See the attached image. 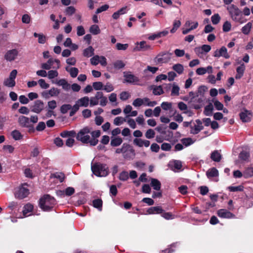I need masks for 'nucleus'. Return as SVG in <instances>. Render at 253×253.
Instances as JSON below:
<instances>
[{
  "mask_svg": "<svg viewBox=\"0 0 253 253\" xmlns=\"http://www.w3.org/2000/svg\"><path fill=\"white\" fill-rule=\"evenodd\" d=\"M51 177L58 179L60 182H62L64 180L65 176L63 172H56L51 174Z\"/></svg>",
  "mask_w": 253,
  "mask_h": 253,
  "instance_id": "obj_35",
  "label": "nucleus"
},
{
  "mask_svg": "<svg viewBox=\"0 0 253 253\" xmlns=\"http://www.w3.org/2000/svg\"><path fill=\"white\" fill-rule=\"evenodd\" d=\"M212 72V68L211 66H209L206 68L200 67L198 68L196 71V74L199 75H203L206 73H211Z\"/></svg>",
  "mask_w": 253,
  "mask_h": 253,
  "instance_id": "obj_19",
  "label": "nucleus"
},
{
  "mask_svg": "<svg viewBox=\"0 0 253 253\" xmlns=\"http://www.w3.org/2000/svg\"><path fill=\"white\" fill-rule=\"evenodd\" d=\"M172 107L171 103L168 102H163L161 104V107L164 110L167 111L169 110Z\"/></svg>",
  "mask_w": 253,
  "mask_h": 253,
  "instance_id": "obj_59",
  "label": "nucleus"
},
{
  "mask_svg": "<svg viewBox=\"0 0 253 253\" xmlns=\"http://www.w3.org/2000/svg\"><path fill=\"white\" fill-rule=\"evenodd\" d=\"M250 155L249 152L242 151L239 155V159L243 161L249 162Z\"/></svg>",
  "mask_w": 253,
  "mask_h": 253,
  "instance_id": "obj_28",
  "label": "nucleus"
},
{
  "mask_svg": "<svg viewBox=\"0 0 253 253\" xmlns=\"http://www.w3.org/2000/svg\"><path fill=\"white\" fill-rule=\"evenodd\" d=\"M3 84L8 87H13L15 85V80L8 78L4 80Z\"/></svg>",
  "mask_w": 253,
  "mask_h": 253,
  "instance_id": "obj_40",
  "label": "nucleus"
},
{
  "mask_svg": "<svg viewBox=\"0 0 253 253\" xmlns=\"http://www.w3.org/2000/svg\"><path fill=\"white\" fill-rule=\"evenodd\" d=\"M35 38H38V42L41 44H44L46 42V37L42 34L34 33Z\"/></svg>",
  "mask_w": 253,
  "mask_h": 253,
  "instance_id": "obj_37",
  "label": "nucleus"
},
{
  "mask_svg": "<svg viewBox=\"0 0 253 253\" xmlns=\"http://www.w3.org/2000/svg\"><path fill=\"white\" fill-rule=\"evenodd\" d=\"M150 185L155 190L158 191L161 189V183L157 179L152 178Z\"/></svg>",
  "mask_w": 253,
  "mask_h": 253,
  "instance_id": "obj_24",
  "label": "nucleus"
},
{
  "mask_svg": "<svg viewBox=\"0 0 253 253\" xmlns=\"http://www.w3.org/2000/svg\"><path fill=\"white\" fill-rule=\"evenodd\" d=\"M179 87L178 85L173 84L171 89V95L172 96H178L179 94Z\"/></svg>",
  "mask_w": 253,
  "mask_h": 253,
  "instance_id": "obj_51",
  "label": "nucleus"
},
{
  "mask_svg": "<svg viewBox=\"0 0 253 253\" xmlns=\"http://www.w3.org/2000/svg\"><path fill=\"white\" fill-rule=\"evenodd\" d=\"M76 12V8L73 6H70L67 7L65 10L66 15L68 16H71L74 14Z\"/></svg>",
  "mask_w": 253,
  "mask_h": 253,
  "instance_id": "obj_50",
  "label": "nucleus"
},
{
  "mask_svg": "<svg viewBox=\"0 0 253 253\" xmlns=\"http://www.w3.org/2000/svg\"><path fill=\"white\" fill-rule=\"evenodd\" d=\"M214 57H219L222 56L226 59H228L230 57L229 55L227 48L225 46H222L220 49H217L214 52L213 54Z\"/></svg>",
  "mask_w": 253,
  "mask_h": 253,
  "instance_id": "obj_13",
  "label": "nucleus"
},
{
  "mask_svg": "<svg viewBox=\"0 0 253 253\" xmlns=\"http://www.w3.org/2000/svg\"><path fill=\"white\" fill-rule=\"evenodd\" d=\"M33 206L31 204H26L24 207V210L23 211V213L24 214V215L26 216V214L32 211L33 209Z\"/></svg>",
  "mask_w": 253,
  "mask_h": 253,
  "instance_id": "obj_43",
  "label": "nucleus"
},
{
  "mask_svg": "<svg viewBox=\"0 0 253 253\" xmlns=\"http://www.w3.org/2000/svg\"><path fill=\"white\" fill-rule=\"evenodd\" d=\"M38 84L40 87L42 89H47L49 87V84L46 83L44 80L42 79H40L38 81Z\"/></svg>",
  "mask_w": 253,
  "mask_h": 253,
  "instance_id": "obj_53",
  "label": "nucleus"
},
{
  "mask_svg": "<svg viewBox=\"0 0 253 253\" xmlns=\"http://www.w3.org/2000/svg\"><path fill=\"white\" fill-rule=\"evenodd\" d=\"M91 128L88 126H85L81 129L78 133H76V139L84 144L89 143L91 146H95L98 142V140H95L94 138L90 139L89 134Z\"/></svg>",
  "mask_w": 253,
  "mask_h": 253,
  "instance_id": "obj_1",
  "label": "nucleus"
},
{
  "mask_svg": "<svg viewBox=\"0 0 253 253\" xmlns=\"http://www.w3.org/2000/svg\"><path fill=\"white\" fill-rule=\"evenodd\" d=\"M91 170L97 176H106L109 174V168L106 164L96 162L91 165Z\"/></svg>",
  "mask_w": 253,
  "mask_h": 253,
  "instance_id": "obj_4",
  "label": "nucleus"
},
{
  "mask_svg": "<svg viewBox=\"0 0 253 253\" xmlns=\"http://www.w3.org/2000/svg\"><path fill=\"white\" fill-rule=\"evenodd\" d=\"M181 22L179 20H174L173 24V27L170 30L171 33H175L177 29L180 26Z\"/></svg>",
  "mask_w": 253,
  "mask_h": 253,
  "instance_id": "obj_48",
  "label": "nucleus"
},
{
  "mask_svg": "<svg viewBox=\"0 0 253 253\" xmlns=\"http://www.w3.org/2000/svg\"><path fill=\"white\" fill-rule=\"evenodd\" d=\"M55 204V199L48 194L43 195L39 201L40 207L45 211H51Z\"/></svg>",
  "mask_w": 253,
  "mask_h": 253,
  "instance_id": "obj_2",
  "label": "nucleus"
},
{
  "mask_svg": "<svg viewBox=\"0 0 253 253\" xmlns=\"http://www.w3.org/2000/svg\"><path fill=\"white\" fill-rule=\"evenodd\" d=\"M90 63H107L106 58L103 56L94 55L90 59Z\"/></svg>",
  "mask_w": 253,
  "mask_h": 253,
  "instance_id": "obj_18",
  "label": "nucleus"
},
{
  "mask_svg": "<svg viewBox=\"0 0 253 253\" xmlns=\"http://www.w3.org/2000/svg\"><path fill=\"white\" fill-rule=\"evenodd\" d=\"M60 90L56 87H52L49 90H45L42 92L41 95L45 99L50 97L57 96L59 95Z\"/></svg>",
  "mask_w": 253,
  "mask_h": 253,
  "instance_id": "obj_10",
  "label": "nucleus"
},
{
  "mask_svg": "<svg viewBox=\"0 0 253 253\" xmlns=\"http://www.w3.org/2000/svg\"><path fill=\"white\" fill-rule=\"evenodd\" d=\"M94 54V49L91 46H88L84 49L83 51V55L84 57H90Z\"/></svg>",
  "mask_w": 253,
  "mask_h": 253,
  "instance_id": "obj_32",
  "label": "nucleus"
},
{
  "mask_svg": "<svg viewBox=\"0 0 253 253\" xmlns=\"http://www.w3.org/2000/svg\"><path fill=\"white\" fill-rule=\"evenodd\" d=\"M181 141L185 146H188L194 142V141H193L190 137L182 138L181 140Z\"/></svg>",
  "mask_w": 253,
  "mask_h": 253,
  "instance_id": "obj_44",
  "label": "nucleus"
},
{
  "mask_svg": "<svg viewBox=\"0 0 253 253\" xmlns=\"http://www.w3.org/2000/svg\"><path fill=\"white\" fill-rule=\"evenodd\" d=\"M206 175L208 178L218 176V171L215 168L209 169L206 172Z\"/></svg>",
  "mask_w": 253,
  "mask_h": 253,
  "instance_id": "obj_25",
  "label": "nucleus"
},
{
  "mask_svg": "<svg viewBox=\"0 0 253 253\" xmlns=\"http://www.w3.org/2000/svg\"><path fill=\"white\" fill-rule=\"evenodd\" d=\"M220 17L218 13L214 14L211 17V20L213 25L217 24L220 22Z\"/></svg>",
  "mask_w": 253,
  "mask_h": 253,
  "instance_id": "obj_49",
  "label": "nucleus"
},
{
  "mask_svg": "<svg viewBox=\"0 0 253 253\" xmlns=\"http://www.w3.org/2000/svg\"><path fill=\"white\" fill-rule=\"evenodd\" d=\"M128 178V173L126 171H124L120 173L119 175V179L122 181H126Z\"/></svg>",
  "mask_w": 253,
  "mask_h": 253,
  "instance_id": "obj_62",
  "label": "nucleus"
},
{
  "mask_svg": "<svg viewBox=\"0 0 253 253\" xmlns=\"http://www.w3.org/2000/svg\"><path fill=\"white\" fill-rule=\"evenodd\" d=\"M11 136L15 140H20L22 138V135L19 130H14L11 132Z\"/></svg>",
  "mask_w": 253,
  "mask_h": 253,
  "instance_id": "obj_39",
  "label": "nucleus"
},
{
  "mask_svg": "<svg viewBox=\"0 0 253 253\" xmlns=\"http://www.w3.org/2000/svg\"><path fill=\"white\" fill-rule=\"evenodd\" d=\"M164 90L161 85L155 86L153 89V93L155 95H160L164 93Z\"/></svg>",
  "mask_w": 253,
  "mask_h": 253,
  "instance_id": "obj_42",
  "label": "nucleus"
},
{
  "mask_svg": "<svg viewBox=\"0 0 253 253\" xmlns=\"http://www.w3.org/2000/svg\"><path fill=\"white\" fill-rule=\"evenodd\" d=\"M228 188L231 192L242 191L244 187L242 185H239L238 186H229Z\"/></svg>",
  "mask_w": 253,
  "mask_h": 253,
  "instance_id": "obj_54",
  "label": "nucleus"
},
{
  "mask_svg": "<svg viewBox=\"0 0 253 253\" xmlns=\"http://www.w3.org/2000/svg\"><path fill=\"white\" fill-rule=\"evenodd\" d=\"M123 142L122 138L117 137L112 138L110 142V145L113 147H117L120 145Z\"/></svg>",
  "mask_w": 253,
  "mask_h": 253,
  "instance_id": "obj_34",
  "label": "nucleus"
},
{
  "mask_svg": "<svg viewBox=\"0 0 253 253\" xmlns=\"http://www.w3.org/2000/svg\"><path fill=\"white\" fill-rule=\"evenodd\" d=\"M172 69L179 74H182L184 70L182 64H174L172 67Z\"/></svg>",
  "mask_w": 253,
  "mask_h": 253,
  "instance_id": "obj_47",
  "label": "nucleus"
},
{
  "mask_svg": "<svg viewBox=\"0 0 253 253\" xmlns=\"http://www.w3.org/2000/svg\"><path fill=\"white\" fill-rule=\"evenodd\" d=\"M173 54L169 52H162L159 53L155 59V62L160 63H167L171 58Z\"/></svg>",
  "mask_w": 253,
  "mask_h": 253,
  "instance_id": "obj_8",
  "label": "nucleus"
},
{
  "mask_svg": "<svg viewBox=\"0 0 253 253\" xmlns=\"http://www.w3.org/2000/svg\"><path fill=\"white\" fill-rule=\"evenodd\" d=\"M190 127L191 128L190 133L193 134H198L201 130H202L204 128L203 126H200L198 125H195L194 126H190Z\"/></svg>",
  "mask_w": 253,
  "mask_h": 253,
  "instance_id": "obj_31",
  "label": "nucleus"
},
{
  "mask_svg": "<svg viewBox=\"0 0 253 253\" xmlns=\"http://www.w3.org/2000/svg\"><path fill=\"white\" fill-rule=\"evenodd\" d=\"M72 106L70 104H64L62 105L60 107V112L62 114H66L67 112L71 110Z\"/></svg>",
  "mask_w": 253,
  "mask_h": 253,
  "instance_id": "obj_45",
  "label": "nucleus"
},
{
  "mask_svg": "<svg viewBox=\"0 0 253 253\" xmlns=\"http://www.w3.org/2000/svg\"><path fill=\"white\" fill-rule=\"evenodd\" d=\"M125 147L123 152V157L127 160H132L135 156V152L130 144L125 143Z\"/></svg>",
  "mask_w": 253,
  "mask_h": 253,
  "instance_id": "obj_5",
  "label": "nucleus"
},
{
  "mask_svg": "<svg viewBox=\"0 0 253 253\" xmlns=\"http://www.w3.org/2000/svg\"><path fill=\"white\" fill-rule=\"evenodd\" d=\"M126 120L122 117H117L114 120V124L116 126H120L124 122H126Z\"/></svg>",
  "mask_w": 253,
  "mask_h": 253,
  "instance_id": "obj_52",
  "label": "nucleus"
},
{
  "mask_svg": "<svg viewBox=\"0 0 253 253\" xmlns=\"http://www.w3.org/2000/svg\"><path fill=\"white\" fill-rule=\"evenodd\" d=\"M143 104V100L140 98L135 99L132 103V105L135 107H139L141 106Z\"/></svg>",
  "mask_w": 253,
  "mask_h": 253,
  "instance_id": "obj_63",
  "label": "nucleus"
},
{
  "mask_svg": "<svg viewBox=\"0 0 253 253\" xmlns=\"http://www.w3.org/2000/svg\"><path fill=\"white\" fill-rule=\"evenodd\" d=\"M155 132L152 129H148L145 132V136L147 139H152L155 137Z\"/></svg>",
  "mask_w": 253,
  "mask_h": 253,
  "instance_id": "obj_46",
  "label": "nucleus"
},
{
  "mask_svg": "<svg viewBox=\"0 0 253 253\" xmlns=\"http://www.w3.org/2000/svg\"><path fill=\"white\" fill-rule=\"evenodd\" d=\"M89 99L87 96H84L78 99L76 103L79 105L80 107H86L89 104Z\"/></svg>",
  "mask_w": 253,
  "mask_h": 253,
  "instance_id": "obj_22",
  "label": "nucleus"
},
{
  "mask_svg": "<svg viewBox=\"0 0 253 253\" xmlns=\"http://www.w3.org/2000/svg\"><path fill=\"white\" fill-rule=\"evenodd\" d=\"M18 53V51L17 49H13L7 51L4 57L6 60L11 62L15 59Z\"/></svg>",
  "mask_w": 253,
  "mask_h": 253,
  "instance_id": "obj_15",
  "label": "nucleus"
},
{
  "mask_svg": "<svg viewBox=\"0 0 253 253\" xmlns=\"http://www.w3.org/2000/svg\"><path fill=\"white\" fill-rule=\"evenodd\" d=\"M25 185L27 186V184L26 183L23 184L15 190L14 194L16 198L23 199L29 194V190L27 188L24 187Z\"/></svg>",
  "mask_w": 253,
  "mask_h": 253,
  "instance_id": "obj_6",
  "label": "nucleus"
},
{
  "mask_svg": "<svg viewBox=\"0 0 253 253\" xmlns=\"http://www.w3.org/2000/svg\"><path fill=\"white\" fill-rule=\"evenodd\" d=\"M103 202L101 199H97L93 200L92 205L93 206L97 209L99 211H102Z\"/></svg>",
  "mask_w": 253,
  "mask_h": 253,
  "instance_id": "obj_33",
  "label": "nucleus"
},
{
  "mask_svg": "<svg viewBox=\"0 0 253 253\" xmlns=\"http://www.w3.org/2000/svg\"><path fill=\"white\" fill-rule=\"evenodd\" d=\"M252 24L251 22H248L246 25L242 27V32L245 35H248L252 28Z\"/></svg>",
  "mask_w": 253,
  "mask_h": 253,
  "instance_id": "obj_38",
  "label": "nucleus"
},
{
  "mask_svg": "<svg viewBox=\"0 0 253 253\" xmlns=\"http://www.w3.org/2000/svg\"><path fill=\"white\" fill-rule=\"evenodd\" d=\"M44 108V104L43 102L41 100H36L34 104L30 106V110L32 112L40 114Z\"/></svg>",
  "mask_w": 253,
  "mask_h": 253,
  "instance_id": "obj_9",
  "label": "nucleus"
},
{
  "mask_svg": "<svg viewBox=\"0 0 253 253\" xmlns=\"http://www.w3.org/2000/svg\"><path fill=\"white\" fill-rule=\"evenodd\" d=\"M89 32L93 35H97L100 33V30L97 25H93L89 28Z\"/></svg>",
  "mask_w": 253,
  "mask_h": 253,
  "instance_id": "obj_41",
  "label": "nucleus"
},
{
  "mask_svg": "<svg viewBox=\"0 0 253 253\" xmlns=\"http://www.w3.org/2000/svg\"><path fill=\"white\" fill-rule=\"evenodd\" d=\"M125 64H108L107 67L108 70L113 73H116L117 71L123 68Z\"/></svg>",
  "mask_w": 253,
  "mask_h": 253,
  "instance_id": "obj_17",
  "label": "nucleus"
},
{
  "mask_svg": "<svg viewBox=\"0 0 253 253\" xmlns=\"http://www.w3.org/2000/svg\"><path fill=\"white\" fill-rule=\"evenodd\" d=\"M60 135L63 138H66L67 137H76V132L75 130H71L68 131L65 130L61 132L60 134Z\"/></svg>",
  "mask_w": 253,
  "mask_h": 253,
  "instance_id": "obj_29",
  "label": "nucleus"
},
{
  "mask_svg": "<svg viewBox=\"0 0 253 253\" xmlns=\"http://www.w3.org/2000/svg\"><path fill=\"white\" fill-rule=\"evenodd\" d=\"M45 128V124L43 122H40L36 127L37 131H41L43 130Z\"/></svg>",
  "mask_w": 253,
  "mask_h": 253,
  "instance_id": "obj_64",
  "label": "nucleus"
},
{
  "mask_svg": "<svg viewBox=\"0 0 253 253\" xmlns=\"http://www.w3.org/2000/svg\"><path fill=\"white\" fill-rule=\"evenodd\" d=\"M66 70L69 72L72 78H75L77 76L79 73V70L77 68L71 67L70 66H67Z\"/></svg>",
  "mask_w": 253,
  "mask_h": 253,
  "instance_id": "obj_27",
  "label": "nucleus"
},
{
  "mask_svg": "<svg viewBox=\"0 0 253 253\" xmlns=\"http://www.w3.org/2000/svg\"><path fill=\"white\" fill-rule=\"evenodd\" d=\"M217 215L221 218H231L235 217V215L225 209H220L217 211Z\"/></svg>",
  "mask_w": 253,
  "mask_h": 253,
  "instance_id": "obj_14",
  "label": "nucleus"
},
{
  "mask_svg": "<svg viewBox=\"0 0 253 253\" xmlns=\"http://www.w3.org/2000/svg\"><path fill=\"white\" fill-rule=\"evenodd\" d=\"M124 77L125 78V81L126 82L134 84H139V78L129 72H124Z\"/></svg>",
  "mask_w": 253,
  "mask_h": 253,
  "instance_id": "obj_11",
  "label": "nucleus"
},
{
  "mask_svg": "<svg viewBox=\"0 0 253 253\" xmlns=\"http://www.w3.org/2000/svg\"><path fill=\"white\" fill-rule=\"evenodd\" d=\"M239 116L241 121L244 123H246L251 121L253 114L251 111L244 109L240 113Z\"/></svg>",
  "mask_w": 253,
  "mask_h": 253,
  "instance_id": "obj_12",
  "label": "nucleus"
},
{
  "mask_svg": "<svg viewBox=\"0 0 253 253\" xmlns=\"http://www.w3.org/2000/svg\"><path fill=\"white\" fill-rule=\"evenodd\" d=\"M227 9L231 18L235 22L242 24L246 21L247 20L243 16L242 12L237 6L231 4Z\"/></svg>",
  "mask_w": 253,
  "mask_h": 253,
  "instance_id": "obj_3",
  "label": "nucleus"
},
{
  "mask_svg": "<svg viewBox=\"0 0 253 253\" xmlns=\"http://www.w3.org/2000/svg\"><path fill=\"white\" fill-rule=\"evenodd\" d=\"M150 49V45L148 44L145 41L137 42V45L135 47V49L138 51H146Z\"/></svg>",
  "mask_w": 253,
  "mask_h": 253,
  "instance_id": "obj_16",
  "label": "nucleus"
},
{
  "mask_svg": "<svg viewBox=\"0 0 253 253\" xmlns=\"http://www.w3.org/2000/svg\"><path fill=\"white\" fill-rule=\"evenodd\" d=\"M127 12V7H123L117 11L114 12L112 17L115 20H117L119 18L120 16L126 14Z\"/></svg>",
  "mask_w": 253,
  "mask_h": 253,
  "instance_id": "obj_21",
  "label": "nucleus"
},
{
  "mask_svg": "<svg viewBox=\"0 0 253 253\" xmlns=\"http://www.w3.org/2000/svg\"><path fill=\"white\" fill-rule=\"evenodd\" d=\"M116 47L118 50H125L128 48V44L127 43L122 44L117 43L116 45Z\"/></svg>",
  "mask_w": 253,
  "mask_h": 253,
  "instance_id": "obj_57",
  "label": "nucleus"
},
{
  "mask_svg": "<svg viewBox=\"0 0 253 253\" xmlns=\"http://www.w3.org/2000/svg\"><path fill=\"white\" fill-rule=\"evenodd\" d=\"M48 109L54 110L57 107V103L55 100H52L47 102Z\"/></svg>",
  "mask_w": 253,
  "mask_h": 253,
  "instance_id": "obj_60",
  "label": "nucleus"
},
{
  "mask_svg": "<svg viewBox=\"0 0 253 253\" xmlns=\"http://www.w3.org/2000/svg\"><path fill=\"white\" fill-rule=\"evenodd\" d=\"M243 176L245 178H249L253 176V168H246L243 171Z\"/></svg>",
  "mask_w": 253,
  "mask_h": 253,
  "instance_id": "obj_30",
  "label": "nucleus"
},
{
  "mask_svg": "<svg viewBox=\"0 0 253 253\" xmlns=\"http://www.w3.org/2000/svg\"><path fill=\"white\" fill-rule=\"evenodd\" d=\"M221 155L217 150H214L211 155V158L212 160L216 162H219L221 159Z\"/></svg>",
  "mask_w": 253,
  "mask_h": 253,
  "instance_id": "obj_26",
  "label": "nucleus"
},
{
  "mask_svg": "<svg viewBox=\"0 0 253 253\" xmlns=\"http://www.w3.org/2000/svg\"><path fill=\"white\" fill-rule=\"evenodd\" d=\"M245 70V67L244 64H241L240 66L238 67L236 69L237 74L235 76V79H241L244 75Z\"/></svg>",
  "mask_w": 253,
  "mask_h": 253,
  "instance_id": "obj_23",
  "label": "nucleus"
},
{
  "mask_svg": "<svg viewBox=\"0 0 253 253\" xmlns=\"http://www.w3.org/2000/svg\"><path fill=\"white\" fill-rule=\"evenodd\" d=\"M164 210L161 207H153L147 210V212L149 214H160L163 213Z\"/></svg>",
  "mask_w": 253,
  "mask_h": 253,
  "instance_id": "obj_20",
  "label": "nucleus"
},
{
  "mask_svg": "<svg viewBox=\"0 0 253 253\" xmlns=\"http://www.w3.org/2000/svg\"><path fill=\"white\" fill-rule=\"evenodd\" d=\"M231 28V23L226 21L223 25L222 30L224 32H228L230 31Z\"/></svg>",
  "mask_w": 253,
  "mask_h": 253,
  "instance_id": "obj_56",
  "label": "nucleus"
},
{
  "mask_svg": "<svg viewBox=\"0 0 253 253\" xmlns=\"http://www.w3.org/2000/svg\"><path fill=\"white\" fill-rule=\"evenodd\" d=\"M54 144L58 147L63 146L64 143L61 138L59 137H56L53 140Z\"/></svg>",
  "mask_w": 253,
  "mask_h": 253,
  "instance_id": "obj_58",
  "label": "nucleus"
},
{
  "mask_svg": "<svg viewBox=\"0 0 253 253\" xmlns=\"http://www.w3.org/2000/svg\"><path fill=\"white\" fill-rule=\"evenodd\" d=\"M58 75V73L56 70H50L48 72V78L49 79H54L57 77Z\"/></svg>",
  "mask_w": 253,
  "mask_h": 253,
  "instance_id": "obj_61",
  "label": "nucleus"
},
{
  "mask_svg": "<svg viewBox=\"0 0 253 253\" xmlns=\"http://www.w3.org/2000/svg\"><path fill=\"white\" fill-rule=\"evenodd\" d=\"M213 110V107L212 104L210 103L209 104L207 105L204 111V113L206 116H209L212 114V111Z\"/></svg>",
  "mask_w": 253,
  "mask_h": 253,
  "instance_id": "obj_36",
  "label": "nucleus"
},
{
  "mask_svg": "<svg viewBox=\"0 0 253 253\" xmlns=\"http://www.w3.org/2000/svg\"><path fill=\"white\" fill-rule=\"evenodd\" d=\"M19 125L23 127H27L29 128V132H34V128L33 126L30 124L29 118L24 116H20L18 119Z\"/></svg>",
  "mask_w": 253,
  "mask_h": 253,
  "instance_id": "obj_7",
  "label": "nucleus"
},
{
  "mask_svg": "<svg viewBox=\"0 0 253 253\" xmlns=\"http://www.w3.org/2000/svg\"><path fill=\"white\" fill-rule=\"evenodd\" d=\"M92 86L95 90H98L103 88V84L102 82H96L93 83Z\"/></svg>",
  "mask_w": 253,
  "mask_h": 253,
  "instance_id": "obj_55",
  "label": "nucleus"
}]
</instances>
